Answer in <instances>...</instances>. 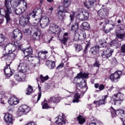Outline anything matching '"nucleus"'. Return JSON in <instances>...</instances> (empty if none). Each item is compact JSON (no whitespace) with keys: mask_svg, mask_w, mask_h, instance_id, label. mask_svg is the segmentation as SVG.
I'll return each mask as SVG.
<instances>
[{"mask_svg":"<svg viewBox=\"0 0 125 125\" xmlns=\"http://www.w3.org/2000/svg\"><path fill=\"white\" fill-rule=\"evenodd\" d=\"M42 12L41 8H36L31 14V16L32 18L36 17V20H38L39 22L41 28L44 29L49 25V18L46 16H43L41 19L38 18V16H39V17L42 16Z\"/></svg>","mask_w":125,"mask_h":125,"instance_id":"nucleus-1","label":"nucleus"},{"mask_svg":"<svg viewBox=\"0 0 125 125\" xmlns=\"http://www.w3.org/2000/svg\"><path fill=\"white\" fill-rule=\"evenodd\" d=\"M27 63L21 62L18 65V70L19 73L17 72L14 75V78L17 82H24L26 80V74L27 73Z\"/></svg>","mask_w":125,"mask_h":125,"instance_id":"nucleus-2","label":"nucleus"},{"mask_svg":"<svg viewBox=\"0 0 125 125\" xmlns=\"http://www.w3.org/2000/svg\"><path fill=\"white\" fill-rule=\"evenodd\" d=\"M88 75H89L88 73H83V72L81 71L80 73L77 74V76L75 77V79H82V82H81L80 87H81V88H84L85 89V92L87 90V87H86V83L85 82V81L83 78H87Z\"/></svg>","mask_w":125,"mask_h":125,"instance_id":"nucleus-3","label":"nucleus"},{"mask_svg":"<svg viewBox=\"0 0 125 125\" xmlns=\"http://www.w3.org/2000/svg\"><path fill=\"white\" fill-rule=\"evenodd\" d=\"M49 31L50 34L53 35H57L56 37H57V36H59V34L61 33V28H60V27H58V26L54 24H52L50 25Z\"/></svg>","mask_w":125,"mask_h":125,"instance_id":"nucleus-4","label":"nucleus"},{"mask_svg":"<svg viewBox=\"0 0 125 125\" xmlns=\"http://www.w3.org/2000/svg\"><path fill=\"white\" fill-rule=\"evenodd\" d=\"M121 76H122V71H116L110 75L109 79L112 83H118L119 80L121 79Z\"/></svg>","mask_w":125,"mask_h":125,"instance_id":"nucleus-5","label":"nucleus"},{"mask_svg":"<svg viewBox=\"0 0 125 125\" xmlns=\"http://www.w3.org/2000/svg\"><path fill=\"white\" fill-rule=\"evenodd\" d=\"M10 14L7 10H5L3 8L0 9V15L5 17L6 21V23H10L11 22V18H10Z\"/></svg>","mask_w":125,"mask_h":125,"instance_id":"nucleus-6","label":"nucleus"},{"mask_svg":"<svg viewBox=\"0 0 125 125\" xmlns=\"http://www.w3.org/2000/svg\"><path fill=\"white\" fill-rule=\"evenodd\" d=\"M110 112L111 113V116L112 118H116L117 116H120L121 117L124 116L125 115V111L122 109H118L116 111L113 107L110 108Z\"/></svg>","mask_w":125,"mask_h":125,"instance_id":"nucleus-7","label":"nucleus"},{"mask_svg":"<svg viewBox=\"0 0 125 125\" xmlns=\"http://www.w3.org/2000/svg\"><path fill=\"white\" fill-rule=\"evenodd\" d=\"M113 52H114V49L111 48H107L106 50H104L102 54V57L104 59H108L109 57L112 56V54H113Z\"/></svg>","mask_w":125,"mask_h":125,"instance_id":"nucleus-8","label":"nucleus"},{"mask_svg":"<svg viewBox=\"0 0 125 125\" xmlns=\"http://www.w3.org/2000/svg\"><path fill=\"white\" fill-rule=\"evenodd\" d=\"M29 19H30V17L28 16V14H25V16H21L20 19V24L22 27H25L28 24V22H29Z\"/></svg>","mask_w":125,"mask_h":125,"instance_id":"nucleus-9","label":"nucleus"},{"mask_svg":"<svg viewBox=\"0 0 125 125\" xmlns=\"http://www.w3.org/2000/svg\"><path fill=\"white\" fill-rule=\"evenodd\" d=\"M2 58H4V59H9V60L13 61L16 58V54L11 52L10 53L9 52V53H6L3 54Z\"/></svg>","mask_w":125,"mask_h":125,"instance_id":"nucleus-10","label":"nucleus"},{"mask_svg":"<svg viewBox=\"0 0 125 125\" xmlns=\"http://www.w3.org/2000/svg\"><path fill=\"white\" fill-rule=\"evenodd\" d=\"M18 111L20 113H25V114H27L31 111V108L28 105L23 104L19 107Z\"/></svg>","mask_w":125,"mask_h":125,"instance_id":"nucleus-11","label":"nucleus"},{"mask_svg":"<svg viewBox=\"0 0 125 125\" xmlns=\"http://www.w3.org/2000/svg\"><path fill=\"white\" fill-rule=\"evenodd\" d=\"M108 96H109L108 95H104L103 96L102 100H101L99 101H94V104H96V105H98L99 106L103 105L104 104H106V103H107V101H106V99H107Z\"/></svg>","mask_w":125,"mask_h":125,"instance_id":"nucleus-12","label":"nucleus"},{"mask_svg":"<svg viewBox=\"0 0 125 125\" xmlns=\"http://www.w3.org/2000/svg\"><path fill=\"white\" fill-rule=\"evenodd\" d=\"M89 17V13L87 11H83L81 14H80V19L82 21L87 20Z\"/></svg>","mask_w":125,"mask_h":125,"instance_id":"nucleus-13","label":"nucleus"},{"mask_svg":"<svg viewBox=\"0 0 125 125\" xmlns=\"http://www.w3.org/2000/svg\"><path fill=\"white\" fill-rule=\"evenodd\" d=\"M8 103L10 105H17L19 103V100L14 96H12L9 99Z\"/></svg>","mask_w":125,"mask_h":125,"instance_id":"nucleus-14","label":"nucleus"},{"mask_svg":"<svg viewBox=\"0 0 125 125\" xmlns=\"http://www.w3.org/2000/svg\"><path fill=\"white\" fill-rule=\"evenodd\" d=\"M116 36L119 40H124L125 38V31L121 30L116 31Z\"/></svg>","mask_w":125,"mask_h":125,"instance_id":"nucleus-15","label":"nucleus"},{"mask_svg":"<svg viewBox=\"0 0 125 125\" xmlns=\"http://www.w3.org/2000/svg\"><path fill=\"white\" fill-rule=\"evenodd\" d=\"M4 120L5 123H7V124H12L13 118L12 117V115L11 114L7 113L4 117Z\"/></svg>","mask_w":125,"mask_h":125,"instance_id":"nucleus-16","label":"nucleus"},{"mask_svg":"<svg viewBox=\"0 0 125 125\" xmlns=\"http://www.w3.org/2000/svg\"><path fill=\"white\" fill-rule=\"evenodd\" d=\"M36 31L34 33L32 36V38L34 40L39 41V40H40V38H41V32L39 28H36Z\"/></svg>","mask_w":125,"mask_h":125,"instance_id":"nucleus-17","label":"nucleus"},{"mask_svg":"<svg viewBox=\"0 0 125 125\" xmlns=\"http://www.w3.org/2000/svg\"><path fill=\"white\" fill-rule=\"evenodd\" d=\"M45 65L50 70H53L55 68V62L53 61H47L45 62Z\"/></svg>","mask_w":125,"mask_h":125,"instance_id":"nucleus-18","label":"nucleus"},{"mask_svg":"<svg viewBox=\"0 0 125 125\" xmlns=\"http://www.w3.org/2000/svg\"><path fill=\"white\" fill-rule=\"evenodd\" d=\"M112 98H116L120 100V101L124 102V100H125V96L124 94L122 93H118L117 94H114L112 96Z\"/></svg>","mask_w":125,"mask_h":125,"instance_id":"nucleus-19","label":"nucleus"},{"mask_svg":"<svg viewBox=\"0 0 125 125\" xmlns=\"http://www.w3.org/2000/svg\"><path fill=\"white\" fill-rule=\"evenodd\" d=\"M12 36L14 39H16L17 37H20V39H22V33L20 32L19 29H15L12 34Z\"/></svg>","mask_w":125,"mask_h":125,"instance_id":"nucleus-20","label":"nucleus"},{"mask_svg":"<svg viewBox=\"0 0 125 125\" xmlns=\"http://www.w3.org/2000/svg\"><path fill=\"white\" fill-rule=\"evenodd\" d=\"M4 4L7 11L11 14V2L9 0H4Z\"/></svg>","mask_w":125,"mask_h":125,"instance_id":"nucleus-21","label":"nucleus"},{"mask_svg":"<svg viewBox=\"0 0 125 125\" xmlns=\"http://www.w3.org/2000/svg\"><path fill=\"white\" fill-rule=\"evenodd\" d=\"M23 52L25 55V58H26L29 55H32L33 54V49L31 47H29L23 50Z\"/></svg>","mask_w":125,"mask_h":125,"instance_id":"nucleus-22","label":"nucleus"},{"mask_svg":"<svg viewBox=\"0 0 125 125\" xmlns=\"http://www.w3.org/2000/svg\"><path fill=\"white\" fill-rule=\"evenodd\" d=\"M51 102L55 104L59 103V102H60V97L58 96L51 97L49 100V103H51Z\"/></svg>","mask_w":125,"mask_h":125,"instance_id":"nucleus-23","label":"nucleus"},{"mask_svg":"<svg viewBox=\"0 0 125 125\" xmlns=\"http://www.w3.org/2000/svg\"><path fill=\"white\" fill-rule=\"evenodd\" d=\"M68 40H69V34L68 33L65 32L64 33L62 38L61 40L62 42V43L65 45L66 43H67V42H68Z\"/></svg>","mask_w":125,"mask_h":125,"instance_id":"nucleus-24","label":"nucleus"},{"mask_svg":"<svg viewBox=\"0 0 125 125\" xmlns=\"http://www.w3.org/2000/svg\"><path fill=\"white\" fill-rule=\"evenodd\" d=\"M21 0H11L10 2L12 7L15 8V7L19 6V5L21 4Z\"/></svg>","mask_w":125,"mask_h":125,"instance_id":"nucleus-25","label":"nucleus"},{"mask_svg":"<svg viewBox=\"0 0 125 125\" xmlns=\"http://www.w3.org/2000/svg\"><path fill=\"white\" fill-rule=\"evenodd\" d=\"M59 17L63 20L65 18V15L64 14V7L61 6L59 7Z\"/></svg>","mask_w":125,"mask_h":125,"instance_id":"nucleus-26","label":"nucleus"},{"mask_svg":"<svg viewBox=\"0 0 125 125\" xmlns=\"http://www.w3.org/2000/svg\"><path fill=\"white\" fill-rule=\"evenodd\" d=\"M4 75L6 77H11L12 76V71H11V68L9 66H7V68L4 69Z\"/></svg>","mask_w":125,"mask_h":125,"instance_id":"nucleus-27","label":"nucleus"},{"mask_svg":"<svg viewBox=\"0 0 125 125\" xmlns=\"http://www.w3.org/2000/svg\"><path fill=\"white\" fill-rule=\"evenodd\" d=\"M99 52V46H96L91 48L90 53L93 55H96Z\"/></svg>","mask_w":125,"mask_h":125,"instance_id":"nucleus-28","label":"nucleus"},{"mask_svg":"<svg viewBox=\"0 0 125 125\" xmlns=\"http://www.w3.org/2000/svg\"><path fill=\"white\" fill-rule=\"evenodd\" d=\"M6 46H8V47H9L10 48H11L10 50H9V53H10L11 52H14L15 51V50H16V45L14 44H12V43H10L8 44H7L4 48V49L5 50V47H6Z\"/></svg>","mask_w":125,"mask_h":125,"instance_id":"nucleus-29","label":"nucleus"},{"mask_svg":"<svg viewBox=\"0 0 125 125\" xmlns=\"http://www.w3.org/2000/svg\"><path fill=\"white\" fill-rule=\"evenodd\" d=\"M56 123H57L58 125H63L66 124L64 118L61 116H58V120L56 121Z\"/></svg>","mask_w":125,"mask_h":125,"instance_id":"nucleus-30","label":"nucleus"},{"mask_svg":"<svg viewBox=\"0 0 125 125\" xmlns=\"http://www.w3.org/2000/svg\"><path fill=\"white\" fill-rule=\"evenodd\" d=\"M96 1V0H88V1L87 3L84 2V5L88 9L90 8L93 4H94V3Z\"/></svg>","mask_w":125,"mask_h":125,"instance_id":"nucleus-31","label":"nucleus"},{"mask_svg":"<svg viewBox=\"0 0 125 125\" xmlns=\"http://www.w3.org/2000/svg\"><path fill=\"white\" fill-rule=\"evenodd\" d=\"M106 10L101 9L98 11V14L101 18H103L106 15Z\"/></svg>","mask_w":125,"mask_h":125,"instance_id":"nucleus-32","label":"nucleus"},{"mask_svg":"<svg viewBox=\"0 0 125 125\" xmlns=\"http://www.w3.org/2000/svg\"><path fill=\"white\" fill-rule=\"evenodd\" d=\"M86 42H87V43L86 44V46L84 50V53L85 54L87 53V51L88 50V48H89V46L91 44L90 39L89 38L87 39L86 41Z\"/></svg>","mask_w":125,"mask_h":125,"instance_id":"nucleus-33","label":"nucleus"},{"mask_svg":"<svg viewBox=\"0 0 125 125\" xmlns=\"http://www.w3.org/2000/svg\"><path fill=\"white\" fill-rule=\"evenodd\" d=\"M79 30V23L76 22L75 24H73L71 27V30L74 33H77V31Z\"/></svg>","mask_w":125,"mask_h":125,"instance_id":"nucleus-34","label":"nucleus"},{"mask_svg":"<svg viewBox=\"0 0 125 125\" xmlns=\"http://www.w3.org/2000/svg\"><path fill=\"white\" fill-rule=\"evenodd\" d=\"M81 28L84 30H89L90 29V25L88 24V22L85 21L81 24Z\"/></svg>","mask_w":125,"mask_h":125,"instance_id":"nucleus-35","label":"nucleus"},{"mask_svg":"<svg viewBox=\"0 0 125 125\" xmlns=\"http://www.w3.org/2000/svg\"><path fill=\"white\" fill-rule=\"evenodd\" d=\"M81 98V95L79 93H77L74 96V100H73V103H78L79 102V99Z\"/></svg>","mask_w":125,"mask_h":125,"instance_id":"nucleus-36","label":"nucleus"},{"mask_svg":"<svg viewBox=\"0 0 125 125\" xmlns=\"http://www.w3.org/2000/svg\"><path fill=\"white\" fill-rule=\"evenodd\" d=\"M46 53H47V51H40L38 53V56L42 59H46Z\"/></svg>","mask_w":125,"mask_h":125,"instance_id":"nucleus-37","label":"nucleus"},{"mask_svg":"<svg viewBox=\"0 0 125 125\" xmlns=\"http://www.w3.org/2000/svg\"><path fill=\"white\" fill-rule=\"evenodd\" d=\"M77 120L80 125H83V123L85 122V119H84V118H83V116L82 115H79L77 117Z\"/></svg>","mask_w":125,"mask_h":125,"instance_id":"nucleus-38","label":"nucleus"},{"mask_svg":"<svg viewBox=\"0 0 125 125\" xmlns=\"http://www.w3.org/2000/svg\"><path fill=\"white\" fill-rule=\"evenodd\" d=\"M72 4V0H64L63 4L64 7H69Z\"/></svg>","mask_w":125,"mask_h":125,"instance_id":"nucleus-39","label":"nucleus"},{"mask_svg":"<svg viewBox=\"0 0 125 125\" xmlns=\"http://www.w3.org/2000/svg\"><path fill=\"white\" fill-rule=\"evenodd\" d=\"M112 99H113V102L112 103L113 104V105H121V104H122V103H123V102H121V101H120L118 99L112 98Z\"/></svg>","mask_w":125,"mask_h":125,"instance_id":"nucleus-40","label":"nucleus"},{"mask_svg":"<svg viewBox=\"0 0 125 125\" xmlns=\"http://www.w3.org/2000/svg\"><path fill=\"white\" fill-rule=\"evenodd\" d=\"M16 14L17 15H21L23 13V12H25V11H23V9L21 8H18L15 10Z\"/></svg>","mask_w":125,"mask_h":125,"instance_id":"nucleus-41","label":"nucleus"},{"mask_svg":"<svg viewBox=\"0 0 125 125\" xmlns=\"http://www.w3.org/2000/svg\"><path fill=\"white\" fill-rule=\"evenodd\" d=\"M27 92L26 94L27 95H30L34 91V89H33V87L30 85H28V87L27 88Z\"/></svg>","mask_w":125,"mask_h":125,"instance_id":"nucleus-42","label":"nucleus"},{"mask_svg":"<svg viewBox=\"0 0 125 125\" xmlns=\"http://www.w3.org/2000/svg\"><path fill=\"white\" fill-rule=\"evenodd\" d=\"M89 125H102V123L97 122V120L94 119L91 121Z\"/></svg>","mask_w":125,"mask_h":125,"instance_id":"nucleus-43","label":"nucleus"},{"mask_svg":"<svg viewBox=\"0 0 125 125\" xmlns=\"http://www.w3.org/2000/svg\"><path fill=\"white\" fill-rule=\"evenodd\" d=\"M120 44H119V42L116 40H113L110 42V46H119Z\"/></svg>","mask_w":125,"mask_h":125,"instance_id":"nucleus-44","label":"nucleus"},{"mask_svg":"<svg viewBox=\"0 0 125 125\" xmlns=\"http://www.w3.org/2000/svg\"><path fill=\"white\" fill-rule=\"evenodd\" d=\"M100 43L101 47H106V46H107V42H106V41H105V40L104 39H102L101 40Z\"/></svg>","mask_w":125,"mask_h":125,"instance_id":"nucleus-45","label":"nucleus"},{"mask_svg":"<svg viewBox=\"0 0 125 125\" xmlns=\"http://www.w3.org/2000/svg\"><path fill=\"white\" fill-rule=\"evenodd\" d=\"M40 79L41 80V83H44L45 81H47L48 80V76H46L45 77L42 76V75H40Z\"/></svg>","mask_w":125,"mask_h":125,"instance_id":"nucleus-46","label":"nucleus"},{"mask_svg":"<svg viewBox=\"0 0 125 125\" xmlns=\"http://www.w3.org/2000/svg\"><path fill=\"white\" fill-rule=\"evenodd\" d=\"M21 2H22L23 6H22V9H23V11H26V9H27V7H28L27 5V2L25 1L24 0H21Z\"/></svg>","mask_w":125,"mask_h":125,"instance_id":"nucleus-47","label":"nucleus"},{"mask_svg":"<svg viewBox=\"0 0 125 125\" xmlns=\"http://www.w3.org/2000/svg\"><path fill=\"white\" fill-rule=\"evenodd\" d=\"M39 89L40 93H39L37 97V102H39V101H40V99H41V97H42V87H40V86H39Z\"/></svg>","mask_w":125,"mask_h":125,"instance_id":"nucleus-48","label":"nucleus"},{"mask_svg":"<svg viewBox=\"0 0 125 125\" xmlns=\"http://www.w3.org/2000/svg\"><path fill=\"white\" fill-rule=\"evenodd\" d=\"M75 47L77 52H80V51H81L82 49H83V47L82 46V45H81V44H78L76 45Z\"/></svg>","mask_w":125,"mask_h":125,"instance_id":"nucleus-49","label":"nucleus"},{"mask_svg":"<svg viewBox=\"0 0 125 125\" xmlns=\"http://www.w3.org/2000/svg\"><path fill=\"white\" fill-rule=\"evenodd\" d=\"M80 38H82V40H84V39H85V38H86V34H85V32L82 33L80 35L79 39H80Z\"/></svg>","mask_w":125,"mask_h":125,"instance_id":"nucleus-50","label":"nucleus"},{"mask_svg":"<svg viewBox=\"0 0 125 125\" xmlns=\"http://www.w3.org/2000/svg\"><path fill=\"white\" fill-rule=\"evenodd\" d=\"M42 109H50V108H52V107H51L47 104V103L44 104L42 106Z\"/></svg>","mask_w":125,"mask_h":125,"instance_id":"nucleus-51","label":"nucleus"},{"mask_svg":"<svg viewBox=\"0 0 125 125\" xmlns=\"http://www.w3.org/2000/svg\"><path fill=\"white\" fill-rule=\"evenodd\" d=\"M4 40H5V37L2 34L0 35V43H1L3 42H4Z\"/></svg>","mask_w":125,"mask_h":125,"instance_id":"nucleus-52","label":"nucleus"},{"mask_svg":"<svg viewBox=\"0 0 125 125\" xmlns=\"http://www.w3.org/2000/svg\"><path fill=\"white\" fill-rule=\"evenodd\" d=\"M34 18H35V20L37 19V18L34 17ZM36 21H38L37 22H33L32 23V26H34V27H36L37 29H38V27H39V23H40V22H39L38 20H36Z\"/></svg>","mask_w":125,"mask_h":125,"instance_id":"nucleus-53","label":"nucleus"},{"mask_svg":"<svg viewBox=\"0 0 125 125\" xmlns=\"http://www.w3.org/2000/svg\"><path fill=\"white\" fill-rule=\"evenodd\" d=\"M118 28L120 29L119 31H124V30H125V25L123 24H121L118 25Z\"/></svg>","mask_w":125,"mask_h":125,"instance_id":"nucleus-54","label":"nucleus"},{"mask_svg":"<svg viewBox=\"0 0 125 125\" xmlns=\"http://www.w3.org/2000/svg\"><path fill=\"white\" fill-rule=\"evenodd\" d=\"M104 88H105V86H104V84H101L99 85V89L100 91H102V90H103L104 89Z\"/></svg>","mask_w":125,"mask_h":125,"instance_id":"nucleus-55","label":"nucleus"},{"mask_svg":"<svg viewBox=\"0 0 125 125\" xmlns=\"http://www.w3.org/2000/svg\"><path fill=\"white\" fill-rule=\"evenodd\" d=\"M63 66L64 63L63 62L61 63L60 64H59V66L57 67V70H60V69L63 68Z\"/></svg>","mask_w":125,"mask_h":125,"instance_id":"nucleus-56","label":"nucleus"},{"mask_svg":"<svg viewBox=\"0 0 125 125\" xmlns=\"http://www.w3.org/2000/svg\"><path fill=\"white\" fill-rule=\"evenodd\" d=\"M121 52L122 53H125V44L121 46Z\"/></svg>","mask_w":125,"mask_h":125,"instance_id":"nucleus-57","label":"nucleus"},{"mask_svg":"<svg viewBox=\"0 0 125 125\" xmlns=\"http://www.w3.org/2000/svg\"><path fill=\"white\" fill-rule=\"evenodd\" d=\"M26 61L29 62L33 61V57L29 56H27L26 58Z\"/></svg>","mask_w":125,"mask_h":125,"instance_id":"nucleus-58","label":"nucleus"},{"mask_svg":"<svg viewBox=\"0 0 125 125\" xmlns=\"http://www.w3.org/2000/svg\"><path fill=\"white\" fill-rule=\"evenodd\" d=\"M68 7H69L64 6L63 13L65 12H69V8Z\"/></svg>","mask_w":125,"mask_h":125,"instance_id":"nucleus-59","label":"nucleus"},{"mask_svg":"<svg viewBox=\"0 0 125 125\" xmlns=\"http://www.w3.org/2000/svg\"><path fill=\"white\" fill-rule=\"evenodd\" d=\"M25 125H37V124L36 123L32 122H30Z\"/></svg>","mask_w":125,"mask_h":125,"instance_id":"nucleus-60","label":"nucleus"},{"mask_svg":"<svg viewBox=\"0 0 125 125\" xmlns=\"http://www.w3.org/2000/svg\"><path fill=\"white\" fill-rule=\"evenodd\" d=\"M37 63L34 64V67H36V66H39L40 65V60L37 59Z\"/></svg>","mask_w":125,"mask_h":125,"instance_id":"nucleus-61","label":"nucleus"},{"mask_svg":"<svg viewBox=\"0 0 125 125\" xmlns=\"http://www.w3.org/2000/svg\"><path fill=\"white\" fill-rule=\"evenodd\" d=\"M70 21H73V20H74V18H75V16H74V14L73 15L70 14Z\"/></svg>","mask_w":125,"mask_h":125,"instance_id":"nucleus-62","label":"nucleus"},{"mask_svg":"<svg viewBox=\"0 0 125 125\" xmlns=\"http://www.w3.org/2000/svg\"><path fill=\"white\" fill-rule=\"evenodd\" d=\"M29 32V28H25L23 29V33H26Z\"/></svg>","mask_w":125,"mask_h":125,"instance_id":"nucleus-63","label":"nucleus"},{"mask_svg":"<svg viewBox=\"0 0 125 125\" xmlns=\"http://www.w3.org/2000/svg\"><path fill=\"white\" fill-rule=\"evenodd\" d=\"M94 86L95 88H98V87H99V84L98 83H96L94 84Z\"/></svg>","mask_w":125,"mask_h":125,"instance_id":"nucleus-64","label":"nucleus"}]
</instances>
